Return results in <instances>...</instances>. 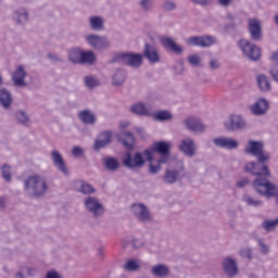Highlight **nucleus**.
I'll return each instance as SVG.
<instances>
[{"mask_svg": "<svg viewBox=\"0 0 278 278\" xmlns=\"http://www.w3.org/2000/svg\"><path fill=\"white\" fill-rule=\"evenodd\" d=\"M244 151L248 155H253L257 160V162L252 161L245 164V173L256 177L252 182L254 190L266 199L276 197L277 186L268 180L271 174L270 168L266 165L267 162H270V152L264 150V142L250 140Z\"/></svg>", "mask_w": 278, "mask_h": 278, "instance_id": "1", "label": "nucleus"}, {"mask_svg": "<svg viewBox=\"0 0 278 278\" xmlns=\"http://www.w3.org/2000/svg\"><path fill=\"white\" fill-rule=\"evenodd\" d=\"M24 188L33 199H41L47 194L49 190V184L47 182V178L42 177L41 175H33L29 176L24 181Z\"/></svg>", "mask_w": 278, "mask_h": 278, "instance_id": "2", "label": "nucleus"}, {"mask_svg": "<svg viewBox=\"0 0 278 278\" xmlns=\"http://www.w3.org/2000/svg\"><path fill=\"white\" fill-rule=\"evenodd\" d=\"M85 210L91 214L93 218H101L105 214V206L97 197L87 195L83 200Z\"/></svg>", "mask_w": 278, "mask_h": 278, "instance_id": "3", "label": "nucleus"}, {"mask_svg": "<svg viewBox=\"0 0 278 278\" xmlns=\"http://www.w3.org/2000/svg\"><path fill=\"white\" fill-rule=\"evenodd\" d=\"M146 162L141 152H136L134 155L131 152H126L122 157L123 166L129 170H140V168H144Z\"/></svg>", "mask_w": 278, "mask_h": 278, "instance_id": "4", "label": "nucleus"}, {"mask_svg": "<svg viewBox=\"0 0 278 278\" xmlns=\"http://www.w3.org/2000/svg\"><path fill=\"white\" fill-rule=\"evenodd\" d=\"M113 62H122V64L131 66V68H140L142 66V54L132 52L117 53Z\"/></svg>", "mask_w": 278, "mask_h": 278, "instance_id": "5", "label": "nucleus"}, {"mask_svg": "<svg viewBox=\"0 0 278 278\" xmlns=\"http://www.w3.org/2000/svg\"><path fill=\"white\" fill-rule=\"evenodd\" d=\"M130 212L139 223H153V215H151V211L142 203L131 204Z\"/></svg>", "mask_w": 278, "mask_h": 278, "instance_id": "6", "label": "nucleus"}, {"mask_svg": "<svg viewBox=\"0 0 278 278\" xmlns=\"http://www.w3.org/2000/svg\"><path fill=\"white\" fill-rule=\"evenodd\" d=\"M239 49H241L242 53L245 55V58H249V60H253V62H257L262 55V51L260 48L253 43H251L247 39H241L238 42Z\"/></svg>", "mask_w": 278, "mask_h": 278, "instance_id": "7", "label": "nucleus"}, {"mask_svg": "<svg viewBox=\"0 0 278 278\" xmlns=\"http://www.w3.org/2000/svg\"><path fill=\"white\" fill-rule=\"evenodd\" d=\"M188 47H201L207 49L212 45H216V39L213 36H192L187 39Z\"/></svg>", "mask_w": 278, "mask_h": 278, "instance_id": "8", "label": "nucleus"}, {"mask_svg": "<svg viewBox=\"0 0 278 278\" xmlns=\"http://www.w3.org/2000/svg\"><path fill=\"white\" fill-rule=\"evenodd\" d=\"M86 42L89 43V46L93 49H99L100 51L110 49L111 46L110 39H108L106 36L100 35H88L86 37Z\"/></svg>", "mask_w": 278, "mask_h": 278, "instance_id": "9", "label": "nucleus"}, {"mask_svg": "<svg viewBox=\"0 0 278 278\" xmlns=\"http://www.w3.org/2000/svg\"><path fill=\"white\" fill-rule=\"evenodd\" d=\"M224 125L227 131H239L240 129H244L247 127V121L244 117H242V115L232 114Z\"/></svg>", "mask_w": 278, "mask_h": 278, "instance_id": "10", "label": "nucleus"}, {"mask_svg": "<svg viewBox=\"0 0 278 278\" xmlns=\"http://www.w3.org/2000/svg\"><path fill=\"white\" fill-rule=\"evenodd\" d=\"M223 270L228 278L238 277L240 269L238 268V262L231 256H227L222 262Z\"/></svg>", "mask_w": 278, "mask_h": 278, "instance_id": "11", "label": "nucleus"}, {"mask_svg": "<svg viewBox=\"0 0 278 278\" xmlns=\"http://www.w3.org/2000/svg\"><path fill=\"white\" fill-rule=\"evenodd\" d=\"M184 125L188 131H192L193 134H203L206 129L203 122L194 116L185 118Z\"/></svg>", "mask_w": 278, "mask_h": 278, "instance_id": "12", "label": "nucleus"}, {"mask_svg": "<svg viewBox=\"0 0 278 278\" xmlns=\"http://www.w3.org/2000/svg\"><path fill=\"white\" fill-rule=\"evenodd\" d=\"M143 58H146V60H148L150 64H157L162 61L160 50L155 46L150 43L144 45Z\"/></svg>", "mask_w": 278, "mask_h": 278, "instance_id": "13", "label": "nucleus"}, {"mask_svg": "<svg viewBox=\"0 0 278 278\" xmlns=\"http://www.w3.org/2000/svg\"><path fill=\"white\" fill-rule=\"evenodd\" d=\"M178 149L187 157H194V155H197V146L194 144V140L190 137L181 139Z\"/></svg>", "mask_w": 278, "mask_h": 278, "instance_id": "14", "label": "nucleus"}, {"mask_svg": "<svg viewBox=\"0 0 278 278\" xmlns=\"http://www.w3.org/2000/svg\"><path fill=\"white\" fill-rule=\"evenodd\" d=\"M110 144H112V131H102L94 140L93 151H101V149H105V147H110Z\"/></svg>", "mask_w": 278, "mask_h": 278, "instance_id": "15", "label": "nucleus"}, {"mask_svg": "<svg viewBox=\"0 0 278 278\" xmlns=\"http://www.w3.org/2000/svg\"><path fill=\"white\" fill-rule=\"evenodd\" d=\"M25 77H27V71H25V66L18 65L12 73L13 85L17 88H27V81H25Z\"/></svg>", "mask_w": 278, "mask_h": 278, "instance_id": "16", "label": "nucleus"}, {"mask_svg": "<svg viewBox=\"0 0 278 278\" xmlns=\"http://www.w3.org/2000/svg\"><path fill=\"white\" fill-rule=\"evenodd\" d=\"M215 147H219V149H227L228 151H233V149H238L240 147V142L238 140L230 137H218L213 140Z\"/></svg>", "mask_w": 278, "mask_h": 278, "instance_id": "17", "label": "nucleus"}, {"mask_svg": "<svg viewBox=\"0 0 278 278\" xmlns=\"http://www.w3.org/2000/svg\"><path fill=\"white\" fill-rule=\"evenodd\" d=\"M152 151L159 153L161 157H166V162L170 160V143L166 141H155L152 144Z\"/></svg>", "mask_w": 278, "mask_h": 278, "instance_id": "18", "label": "nucleus"}, {"mask_svg": "<svg viewBox=\"0 0 278 278\" xmlns=\"http://www.w3.org/2000/svg\"><path fill=\"white\" fill-rule=\"evenodd\" d=\"M77 116L78 121H80L83 125H89L91 127L97 125V114H94L90 109L79 111Z\"/></svg>", "mask_w": 278, "mask_h": 278, "instance_id": "19", "label": "nucleus"}, {"mask_svg": "<svg viewBox=\"0 0 278 278\" xmlns=\"http://www.w3.org/2000/svg\"><path fill=\"white\" fill-rule=\"evenodd\" d=\"M51 160L55 168H58L60 173H63V175H66V176L70 175L68 167H66V162H64V157L58 150H54L51 152Z\"/></svg>", "mask_w": 278, "mask_h": 278, "instance_id": "20", "label": "nucleus"}, {"mask_svg": "<svg viewBox=\"0 0 278 278\" xmlns=\"http://www.w3.org/2000/svg\"><path fill=\"white\" fill-rule=\"evenodd\" d=\"M249 23V33L252 40L262 39V23L257 18H250Z\"/></svg>", "mask_w": 278, "mask_h": 278, "instance_id": "21", "label": "nucleus"}, {"mask_svg": "<svg viewBox=\"0 0 278 278\" xmlns=\"http://www.w3.org/2000/svg\"><path fill=\"white\" fill-rule=\"evenodd\" d=\"M14 103V98H12V91L8 88H0V105L3 110H10Z\"/></svg>", "mask_w": 278, "mask_h": 278, "instance_id": "22", "label": "nucleus"}, {"mask_svg": "<svg viewBox=\"0 0 278 278\" xmlns=\"http://www.w3.org/2000/svg\"><path fill=\"white\" fill-rule=\"evenodd\" d=\"M254 116H264L268 112V101L264 98L258 99L257 102L250 108Z\"/></svg>", "mask_w": 278, "mask_h": 278, "instance_id": "23", "label": "nucleus"}, {"mask_svg": "<svg viewBox=\"0 0 278 278\" xmlns=\"http://www.w3.org/2000/svg\"><path fill=\"white\" fill-rule=\"evenodd\" d=\"M75 190L85 197H90V194H94L97 192V189H94L93 186L88 184L86 180H76Z\"/></svg>", "mask_w": 278, "mask_h": 278, "instance_id": "24", "label": "nucleus"}, {"mask_svg": "<svg viewBox=\"0 0 278 278\" xmlns=\"http://www.w3.org/2000/svg\"><path fill=\"white\" fill-rule=\"evenodd\" d=\"M150 273L155 278L170 277V268L165 264H156L152 266Z\"/></svg>", "mask_w": 278, "mask_h": 278, "instance_id": "25", "label": "nucleus"}, {"mask_svg": "<svg viewBox=\"0 0 278 278\" xmlns=\"http://www.w3.org/2000/svg\"><path fill=\"white\" fill-rule=\"evenodd\" d=\"M117 140L126 147V149H134L136 138L131 131H122L117 135Z\"/></svg>", "mask_w": 278, "mask_h": 278, "instance_id": "26", "label": "nucleus"}, {"mask_svg": "<svg viewBox=\"0 0 278 278\" xmlns=\"http://www.w3.org/2000/svg\"><path fill=\"white\" fill-rule=\"evenodd\" d=\"M161 45L164 47V49H168L169 51H173L174 53H184V48L175 42V40L172 37H163L161 38Z\"/></svg>", "mask_w": 278, "mask_h": 278, "instance_id": "27", "label": "nucleus"}, {"mask_svg": "<svg viewBox=\"0 0 278 278\" xmlns=\"http://www.w3.org/2000/svg\"><path fill=\"white\" fill-rule=\"evenodd\" d=\"M13 20L17 25H25L29 21V13L27 9L20 8L13 12Z\"/></svg>", "mask_w": 278, "mask_h": 278, "instance_id": "28", "label": "nucleus"}, {"mask_svg": "<svg viewBox=\"0 0 278 278\" xmlns=\"http://www.w3.org/2000/svg\"><path fill=\"white\" fill-rule=\"evenodd\" d=\"M127 80V72L123 68H117L113 76H112V84L116 88H119V86H123L125 81Z\"/></svg>", "mask_w": 278, "mask_h": 278, "instance_id": "29", "label": "nucleus"}, {"mask_svg": "<svg viewBox=\"0 0 278 278\" xmlns=\"http://www.w3.org/2000/svg\"><path fill=\"white\" fill-rule=\"evenodd\" d=\"M89 27L92 31H103L105 27V21L99 15L89 17Z\"/></svg>", "mask_w": 278, "mask_h": 278, "instance_id": "30", "label": "nucleus"}, {"mask_svg": "<svg viewBox=\"0 0 278 278\" xmlns=\"http://www.w3.org/2000/svg\"><path fill=\"white\" fill-rule=\"evenodd\" d=\"M256 84L261 92H270L271 86H270V79L268 78V76L264 74L257 75Z\"/></svg>", "mask_w": 278, "mask_h": 278, "instance_id": "31", "label": "nucleus"}, {"mask_svg": "<svg viewBox=\"0 0 278 278\" xmlns=\"http://www.w3.org/2000/svg\"><path fill=\"white\" fill-rule=\"evenodd\" d=\"M104 168L106 170H110V173H116L118 168H121V163L118 162V159L114 156H106L103 160Z\"/></svg>", "mask_w": 278, "mask_h": 278, "instance_id": "32", "label": "nucleus"}, {"mask_svg": "<svg viewBox=\"0 0 278 278\" xmlns=\"http://www.w3.org/2000/svg\"><path fill=\"white\" fill-rule=\"evenodd\" d=\"M83 50L79 47H74L67 50V60L72 64H79L81 60Z\"/></svg>", "mask_w": 278, "mask_h": 278, "instance_id": "33", "label": "nucleus"}, {"mask_svg": "<svg viewBox=\"0 0 278 278\" xmlns=\"http://www.w3.org/2000/svg\"><path fill=\"white\" fill-rule=\"evenodd\" d=\"M179 179V170L178 169H166L163 176V184H167L168 186L173 184H177Z\"/></svg>", "mask_w": 278, "mask_h": 278, "instance_id": "34", "label": "nucleus"}, {"mask_svg": "<svg viewBox=\"0 0 278 278\" xmlns=\"http://www.w3.org/2000/svg\"><path fill=\"white\" fill-rule=\"evenodd\" d=\"M122 247L125 251H138V249H142V247H144V242L139 239H131L124 241Z\"/></svg>", "mask_w": 278, "mask_h": 278, "instance_id": "35", "label": "nucleus"}, {"mask_svg": "<svg viewBox=\"0 0 278 278\" xmlns=\"http://www.w3.org/2000/svg\"><path fill=\"white\" fill-rule=\"evenodd\" d=\"M162 164H168L166 157H161L155 163L151 162L148 166V173L150 175H157L162 170Z\"/></svg>", "mask_w": 278, "mask_h": 278, "instance_id": "36", "label": "nucleus"}, {"mask_svg": "<svg viewBox=\"0 0 278 278\" xmlns=\"http://www.w3.org/2000/svg\"><path fill=\"white\" fill-rule=\"evenodd\" d=\"M130 112L132 114H137L138 116H149V108H147V104L139 102L135 103L130 106Z\"/></svg>", "mask_w": 278, "mask_h": 278, "instance_id": "37", "label": "nucleus"}, {"mask_svg": "<svg viewBox=\"0 0 278 278\" xmlns=\"http://www.w3.org/2000/svg\"><path fill=\"white\" fill-rule=\"evenodd\" d=\"M242 201L249 207H262V205H264V202H262V200H260L249 193H245L242 195Z\"/></svg>", "mask_w": 278, "mask_h": 278, "instance_id": "38", "label": "nucleus"}, {"mask_svg": "<svg viewBox=\"0 0 278 278\" xmlns=\"http://www.w3.org/2000/svg\"><path fill=\"white\" fill-rule=\"evenodd\" d=\"M97 62V55L92 51H84L80 54V63L79 64H88V66H92Z\"/></svg>", "mask_w": 278, "mask_h": 278, "instance_id": "39", "label": "nucleus"}, {"mask_svg": "<svg viewBox=\"0 0 278 278\" xmlns=\"http://www.w3.org/2000/svg\"><path fill=\"white\" fill-rule=\"evenodd\" d=\"M14 116H15L16 123H18L20 125H23L24 127H27V125H29V123H31L29 114H27V112H25L23 110L16 111Z\"/></svg>", "mask_w": 278, "mask_h": 278, "instance_id": "40", "label": "nucleus"}, {"mask_svg": "<svg viewBox=\"0 0 278 278\" xmlns=\"http://www.w3.org/2000/svg\"><path fill=\"white\" fill-rule=\"evenodd\" d=\"M84 84L88 90H94V88L101 86V83H99V79L96 76H85Z\"/></svg>", "mask_w": 278, "mask_h": 278, "instance_id": "41", "label": "nucleus"}, {"mask_svg": "<svg viewBox=\"0 0 278 278\" xmlns=\"http://www.w3.org/2000/svg\"><path fill=\"white\" fill-rule=\"evenodd\" d=\"M153 117L155 121H160L161 123H164V122L166 123L173 118V113H170L169 111H159L154 113Z\"/></svg>", "mask_w": 278, "mask_h": 278, "instance_id": "42", "label": "nucleus"}, {"mask_svg": "<svg viewBox=\"0 0 278 278\" xmlns=\"http://www.w3.org/2000/svg\"><path fill=\"white\" fill-rule=\"evenodd\" d=\"M123 268L127 273H136L137 270H140V265H138V262L130 260L123 265Z\"/></svg>", "mask_w": 278, "mask_h": 278, "instance_id": "43", "label": "nucleus"}, {"mask_svg": "<svg viewBox=\"0 0 278 278\" xmlns=\"http://www.w3.org/2000/svg\"><path fill=\"white\" fill-rule=\"evenodd\" d=\"M139 7L143 12H153V0H140Z\"/></svg>", "mask_w": 278, "mask_h": 278, "instance_id": "44", "label": "nucleus"}, {"mask_svg": "<svg viewBox=\"0 0 278 278\" xmlns=\"http://www.w3.org/2000/svg\"><path fill=\"white\" fill-rule=\"evenodd\" d=\"M164 12H173V10H177V3L173 0H165L163 2Z\"/></svg>", "mask_w": 278, "mask_h": 278, "instance_id": "45", "label": "nucleus"}, {"mask_svg": "<svg viewBox=\"0 0 278 278\" xmlns=\"http://www.w3.org/2000/svg\"><path fill=\"white\" fill-rule=\"evenodd\" d=\"M241 257L245 260H253V250L251 248H243L239 251Z\"/></svg>", "mask_w": 278, "mask_h": 278, "instance_id": "46", "label": "nucleus"}, {"mask_svg": "<svg viewBox=\"0 0 278 278\" xmlns=\"http://www.w3.org/2000/svg\"><path fill=\"white\" fill-rule=\"evenodd\" d=\"M187 60L191 66H201V56L199 54H191Z\"/></svg>", "mask_w": 278, "mask_h": 278, "instance_id": "47", "label": "nucleus"}, {"mask_svg": "<svg viewBox=\"0 0 278 278\" xmlns=\"http://www.w3.org/2000/svg\"><path fill=\"white\" fill-rule=\"evenodd\" d=\"M10 165L2 166V177L5 181H12V172Z\"/></svg>", "mask_w": 278, "mask_h": 278, "instance_id": "48", "label": "nucleus"}, {"mask_svg": "<svg viewBox=\"0 0 278 278\" xmlns=\"http://www.w3.org/2000/svg\"><path fill=\"white\" fill-rule=\"evenodd\" d=\"M21 270L22 273H26L27 277H36V275L38 274V269L29 266H22Z\"/></svg>", "mask_w": 278, "mask_h": 278, "instance_id": "49", "label": "nucleus"}, {"mask_svg": "<svg viewBox=\"0 0 278 278\" xmlns=\"http://www.w3.org/2000/svg\"><path fill=\"white\" fill-rule=\"evenodd\" d=\"M155 153V150H153V146L149 149H146L142 153V156L146 157L147 162H153V154Z\"/></svg>", "mask_w": 278, "mask_h": 278, "instance_id": "50", "label": "nucleus"}, {"mask_svg": "<svg viewBox=\"0 0 278 278\" xmlns=\"http://www.w3.org/2000/svg\"><path fill=\"white\" fill-rule=\"evenodd\" d=\"M193 5H201V8H207L212 5V0H189Z\"/></svg>", "mask_w": 278, "mask_h": 278, "instance_id": "51", "label": "nucleus"}, {"mask_svg": "<svg viewBox=\"0 0 278 278\" xmlns=\"http://www.w3.org/2000/svg\"><path fill=\"white\" fill-rule=\"evenodd\" d=\"M208 68L211 71H218V68H220V61L218 59H211L208 62Z\"/></svg>", "mask_w": 278, "mask_h": 278, "instance_id": "52", "label": "nucleus"}, {"mask_svg": "<svg viewBox=\"0 0 278 278\" xmlns=\"http://www.w3.org/2000/svg\"><path fill=\"white\" fill-rule=\"evenodd\" d=\"M73 157H81L84 155V149L81 147H74L72 149Z\"/></svg>", "mask_w": 278, "mask_h": 278, "instance_id": "53", "label": "nucleus"}, {"mask_svg": "<svg viewBox=\"0 0 278 278\" xmlns=\"http://www.w3.org/2000/svg\"><path fill=\"white\" fill-rule=\"evenodd\" d=\"M270 75L274 79V81L278 83V64H274L270 68Z\"/></svg>", "mask_w": 278, "mask_h": 278, "instance_id": "54", "label": "nucleus"}, {"mask_svg": "<svg viewBox=\"0 0 278 278\" xmlns=\"http://www.w3.org/2000/svg\"><path fill=\"white\" fill-rule=\"evenodd\" d=\"M251 184V180L249 178H242L237 181V188H247Z\"/></svg>", "mask_w": 278, "mask_h": 278, "instance_id": "55", "label": "nucleus"}, {"mask_svg": "<svg viewBox=\"0 0 278 278\" xmlns=\"http://www.w3.org/2000/svg\"><path fill=\"white\" fill-rule=\"evenodd\" d=\"M260 249H261V253H263V255H267L268 253V245H266V243H264V241H262V239L257 240Z\"/></svg>", "mask_w": 278, "mask_h": 278, "instance_id": "56", "label": "nucleus"}, {"mask_svg": "<svg viewBox=\"0 0 278 278\" xmlns=\"http://www.w3.org/2000/svg\"><path fill=\"white\" fill-rule=\"evenodd\" d=\"M48 59L51 60V62H62V58L55 53H48Z\"/></svg>", "mask_w": 278, "mask_h": 278, "instance_id": "57", "label": "nucleus"}, {"mask_svg": "<svg viewBox=\"0 0 278 278\" xmlns=\"http://www.w3.org/2000/svg\"><path fill=\"white\" fill-rule=\"evenodd\" d=\"M46 278H62V276L55 270H50L47 273Z\"/></svg>", "mask_w": 278, "mask_h": 278, "instance_id": "58", "label": "nucleus"}, {"mask_svg": "<svg viewBox=\"0 0 278 278\" xmlns=\"http://www.w3.org/2000/svg\"><path fill=\"white\" fill-rule=\"evenodd\" d=\"M217 3L223 8H229V5H231V0H217Z\"/></svg>", "mask_w": 278, "mask_h": 278, "instance_id": "59", "label": "nucleus"}, {"mask_svg": "<svg viewBox=\"0 0 278 278\" xmlns=\"http://www.w3.org/2000/svg\"><path fill=\"white\" fill-rule=\"evenodd\" d=\"M135 131L141 136V138H147V132H144V129L140 127H135Z\"/></svg>", "mask_w": 278, "mask_h": 278, "instance_id": "60", "label": "nucleus"}, {"mask_svg": "<svg viewBox=\"0 0 278 278\" xmlns=\"http://www.w3.org/2000/svg\"><path fill=\"white\" fill-rule=\"evenodd\" d=\"M271 62L278 64V50L271 54Z\"/></svg>", "mask_w": 278, "mask_h": 278, "instance_id": "61", "label": "nucleus"}, {"mask_svg": "<svg viewBox=\"0 0 278 278\" xmlns=\"http://www.w3.org/2000/svg\"><path fill=\"white\" fill-rule=\"evenodd\" d=\"M23 273H25V271H23L22 269H20V271H17V273L15 274V278H26V277H25V274H23Z\"/></svg>", "mask_w": 278, "mask_h": 278, "instance_id": "62", "label": "nucleus"}, {"mask_svg": "<svg viewBox=\"0 0 278 278\" xmlns=\"http://www.w3.org/2000/svg\"><path fill=\"white\" fill-rule=\"evenodd\" d=\"M5 207V199L4 198H0V208Z\"/></svg>", "mask_w": 278, "mask_h": 278, "instance_id": "63", "label": "nucleus"}, {"mask_svg": "<svg viewBox=\"0 0 278 278\" xmlns=\"http://www.w3.org/2000/svg\"><path fill=\"white\" fill-rule=\"evenodd\" d=\"M227 18H228V21H233V18H236V16L231 13H228Z\"/></svg>", "mask_w": 278, "mask_h": 278, "instance_id": "64", "label": "nucleus"}]
</instances>
